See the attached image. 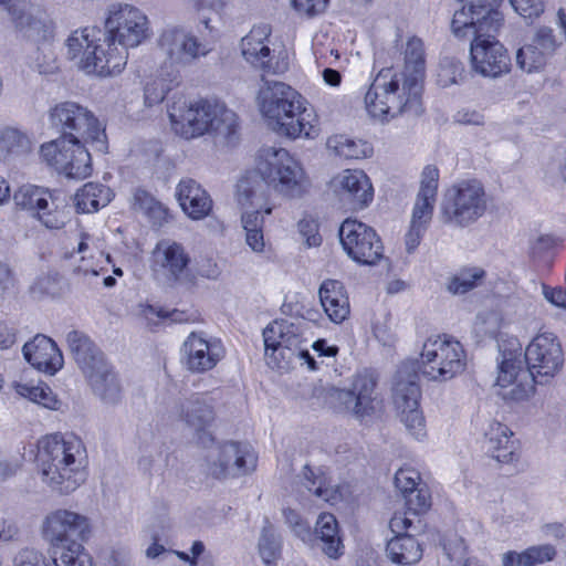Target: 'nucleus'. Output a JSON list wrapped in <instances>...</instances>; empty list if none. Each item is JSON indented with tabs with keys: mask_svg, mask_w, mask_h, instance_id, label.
<instances>
[{
	"mask_svg": "<svg viewBox=\"0 0 566 566\" xmlns=\"http://www.w3.org/2000/svg\"><path fill=\"white\" fill-rule=\"evenodd\" d=\"M548 57L547 54L532 42L518 49L515 56L517 66L527 73L541 70L546 64Z\"/></svg>",
	"mask_w": 566,
	"mask_h": 566,
	"instance_id": "nucleus-48",
	"label": "nucleus"
},
{
	"mask_svg": "<svg viewBox=\"0 0 566 566\" xmlns=\"http://www.w3.org/2000/svg\"><path fill=\"white\" fill-rule=\"evenodd\" d=\"M286 199L301 198L310 182L302 164L285 148L262 147L255 155L254 168L237 184V199L241 206H256L263 187Z\"/></svg>",
	"mask_w": 566,
	"mask_h": 566,
	"instance_id": "nucleus-2",
	"label": "nucleus"
},
{
	"mask_svg": "<svg viewBox=\"0 0 566 566\" xmlns=\"http://www.w3.org/2000/svg\"><path fill=\"white\" fill-rule=\"evenodd\" d=\"M386 555L396 565L411 566L421 560L423 548L413 536L400 535L388 541Z\"/></svg>",
	"mask_w": 566,
	"mask_h": 566,
	"instance_id": "nucleus-34",
	"label": "nucleus"
},
{
	"mask_svg": "<svg viewBox=\"0 0 566 566\" xmlns=\"http://www.w3.org/2000/svg\"><path fill=\"white\" fill-rule=\"evenodd\" d=\"M467 355L462 344L449 335L428 337L420 354V371L433 381H448L464 371Z\"/></svg>",
	"mask_w": 566,
	"mask_h": 566,
	"instance_id": "nucleus-9",
	"label": "nucleus"
},
{
	"mask_svg": "<svg viewBox=\"0 0 566 566\" xmlns=\"http://www.w3.org/2000/svg\"><path fill=\"white\" fill-rule=\"evenodd\" d=\"M304 485L316 497L324 502L335 504L340 499L337 486H333L327 476L321 471L315 472L308 465L303 469Z\"/></svg>",
	"mask_w": 566,
	"mask_h": 566,
	"instance_id": "nucleus-41",
	"label": "nucleus"
},
{
	"mask_svg": "<svg viewBox=\"0 0 566 566\" xmlns=\"http://www.w3.org/2000/svg\"><path fill=\"white\" fill-rule=\"evenodd\" d=\"M488 452L501 463H513L520 459V441L514 438L512 430L493 421L485 432Z\"/></svg>",
	"mask_w": 566,
	"mask_h": 566,
	"instance_id": "nucleus-28",
	"label": "nucleus"
},
{
	"mask_svg": "<svg viewBox=\"0 0 566 566\" xmlns=\"http://www.w3.org/2000/svg\"><path fill=\"white\" fill-rule=\"evenodd\" d=\"M83 139L57 138L40 148L42 159L72 179L87 178L92 172V159Z\"/></svg>",
	"mask_w": 566,
	"mask_h": 566,
	"instance_id": "nucleus-15",
	"label": "nucleus"
},
{
	"mask_svg": "<svg viewBox=\"0 0 566 566\" xmlns=\"http://www.w3.org/2000/svg\"><path fill=\"white\" fill-rule=\"evenodd\" d=\"M157 46L164 59V66L172 72L193 64L210 52V48L192 31L181 27L164 30L157 40Z\"/></svg>",
	"mask_w": 566,
	"mask_h": 566,
	"instance_id": "nucleus-14",
	"label": "nucleus"
},
{
	"mask_svg": "<svg viewBox=\"0 0 566 566\" xmlns=\"http://www.w3.org/2000/svg\"><path fill=\"white\" fill-rule=\"evenodd\" d=\"M86 539H77L51 548L57 566H95L92 555L84 546Z\"/></svg>",
	"mask_w": 566,
	"mask_h": 566,
	"instance_id": "nucleus-39",
	"label": "nucleus"
},
{
	"mask_svg": "<svg viewBox=\"0 0 566 566\" xmlns=\"http://www.w3.org/2000/svg\"><path fill=\"white\" fill-rule=\"evenodd\" d=\"M241 224L245 231V243L254 253H263L265 240L263 234L264 219L260 211H245L241 214Z\"/></svg>",
	"mask_w": 566,
	"mask_h": 566,
	"instance_id": "nucleus-42",
	"label": "nucleus"
},
{
	"mask_svg": "<svg viewBox=\"0 0 566 566\" xmlns=\"http://www.w3.org/2000/svg\"><path fill=\"white\" fill-rule=\"evenodd\" d=\"M436 200L416 197L412 208L410 227L405 237L406 249L412 253L421 242L433 214Z\"/></svg>",
	"mask_w": 566,
	"mask_h": 566,
	"instance_id": "nucleus-33",
	"label": "nucleus"
},
{
	"mask_svg": "<svg viewBox=\"0 0 566 566\" xmlns=\"http://www.w3.org/2000/svg\"><path fill=\"white\" fill-rule=\"evenodd\" d=\"M312 348L318 354V356L334 357L338 353L336 346L328 345L325 339H317L313 343Z\"/></svg>",
	"mask_w": 566,
	"mask_h": 566,
	"instance_id": "nucleus-64",
	"label": "nucleus"
},
{
	"mask_svg": "<svg viewBox=\"0 0 566 566\" xmlns=\"http://www.w3.org/2000/svg\"><path fill=\"white\" fill-rule=\"evenodd\" d=\"M169 87L161 80H154L148 82L144 90V103L146 106L151 107L154 105L160 104Z\"/></svg>",
	"mask_w": 566,
	"mask_h": 566,
	"instance_id": "nucleus-57",
	"label": "nucleus"
},
{
	"mask_svg": "<svg viewBox=\"0 0 566 566\" xmlns=\"http://www.w3.org/2000/svg\"><path fill=\"white\" fill-rule=\"evenodd\" d=\"M73 276L77 283L87 286H95L99 283V276L106 272L105 264L98 261H88V259H73Z\"/></svg>",
	"mask_w": 566,
	"mask_h": 566,
	"instance_id": "nucleus-46",
	"label": "nucleus"
},
{
	"mask_svg": "<svg viewBox=\"0 0 566 566\" xmlns=\"http://www.w3.org/2000/svg\"><path fill=\"white\" fill-rule=\"evenodd\" d=\"M265 360L269 367L287 370L302 345L300 328L287 321H274L263 331Z\"/></svg>",
	"mask_w": 566,
	"mask_h": 566,
	"instance_id": "nucleus-17",
	"label": "nucleus"
},
{
	"mask_svg": "<svg viewBox=\"0 0 566 566\" xmlns=\"http://www.w3.org/2000/svg\"><path fill=\"white\" fill-rule=\"evenodd\" d=\"M132 205L135 210L143 212L155 223H160L166 219L167 209L146 190L137 189L134 192Z\"/></svg>",
	"mask_w": 566,
	"mask_h": 566,
	"instance_id": "nucleus-45",
	"label": "nucleus"
},
{
	"mask_svg": "<svg viewBox=\"0 0 566 566\" xmlns=\"http://www.w3.org/2000/svg\"><path fill=\"white\" fill-rule=\"evenodd\" d=\"M326 148L335 156L345 159H361L373 155V147L369 143L343 134L329 136L326 140Z\"/></svg>",
	"mask_w": 566,
	"mask_h": 566,
	"instance_id": "nucleus-38",
	"label": "nucleus"
},
{
	"mask_svg": "<svg viewBox=\"0 0 566 566\" xmlns=\"http://www.w3.org/2000/svg\"><path fill=\"white\" fill-rule=\"evenodd\" d=\"M64 56L77 71L88 76H115L127 64L124 48L109 45L103 30L86 25L72 30L65 38Z\"/></svg>",
	"mask_w": 566,
	"mask_h": 566,
	"instance_id": "nucleus-5",
	"label": "nucleus"
},
{
	"mask_svg": "<svg viewBox=\"0 0 566 566\" xmlns=\"http://www.w3.org/2000/svg\"><path fill=\"white\" fill-rule=\"evenodd\" d=\"M32 149L29 136L13 126H0V161L22 157Z\"/></svg>",
	"mask_w": 566,
	"mask_h": 566,
	"instance_id": "nucleus-36",
	"label": "nucleus"
},
{
	"mask_svg": "<svg viewBox=\"0 0 566 566\" xmlns=\"http://www.w3.org/2000/svg\"><path fill=\"white\" fill-rule=\"evenodd\" d=\"M50 120L61 133L60 138L83 139L96 150L106 151L105 129L87 107L73 102L57 104L50 112Z\"/></svg>",
	"mask_w": 566,
	"mask_h": 566,
	"instance_id": "nucleus-11",
	"label": "nucleus"
},
{
	"mask_svg": "<svg viewBox=\"0 0 566 566\" xmlns=\"http://www.w3.org/2000/svg\"><path fill=\"white\" fill-rule=\"evenodd\" d=\"M395 485L400 491L402 496H406L408 492L418 489L421 483L420 473L411 468L399 469L395 474Z\"/></svg>",
	"mask_w": 566,
	"mask_h": 566,
	"instance_id": "nucleus-55",
	"label": "nucleus"
},
{
	"mask_svg": "<svg viewBox=\"0 0 566 566\" xmlns=\"http://www.w3.org/2000/svg\"><path fill=\"white\" fill-rule=\"evenodd\" d=\"M443 549L450 560L461 559L467 551L462 538L453 536L443 543Z\"/></svg>",
	"mask_w": 566,
	"mask_h": 566,
	"instance_id": "nucleus-62",
	"label": "nucleus"
},
{
	"mask_svg": "<svg viewBox=\"0 0 566 566\" xmlns=\"http://www.w3.org/2000/svg\"><path fill=\"white\" fill-rule=\"evenodd\" d=\"M328 0H291L294 10L304 17H315L323 13L327 7Z\"/></svg>",
	"mask_w": 566,
	"mask_h": 566,
	"instance_id": "nucleus-58",
	"label": "nucleus"
},
{
	"mask_svg": "<svg viewBox=\"0 0 566 566\" xmlns=\"http://www.w3.org/2000/svg\"><path fill=\"white\" fill-rule=\"evenodd\" d=\"M256 455L248 444L226 442L213 444L205 459L206 473L216 479L237 478L252 472Z\"/></svg>",
	"mask_w": 566,
	"mask_h": 566,
	"instance_id": "nucleus-16",
	"label": "nucleus"
},
{
	"mask_svg": "<svg viewBox=\"0 0 566 566\" xmlns=\"http://www.w3.org/2000/svg\"><path fill=\"white\" fill-rule=\"evenodd\" d=\"M112 190L98 182L85 184L74 196V203L78 212L91 213L109 203Z\"/></svg>",
	"mask_w": 566,
	"mask_h": 566,
	"instance_id": "nucleus-37",
	"label": "nucleus"
},
{
	"mask_svg": "<svg viewBox=\"0 0 566 566\" xmlns=\"http://www.w3.org/2000/svg\"><path fill=\"white\" fill-rule=\"evenodd\" d=\"M489 199L478 180H462L451 186L441 202L442 222L465 228L476 222L488 210Z\"/></svg>",
	"mask_w": 566,
	"mask_h": 566,
	"instance_id": "nucleus-10",
	"label": "nucleus"
},
{
	"mask_svg": "<svg viewBox=\"0 0 566 566\" xmlns=\"http://www.w3.org/2000/svg\"><path fill=\"white\" fill-rule=\"evenodd\" d=\"M14 389L21 397L28 398L29 400L39 403L48 409H59L60 401L53 394L51 388L45 384H29V382H15Z\"/></svg>",
	"mask_w": 566,
	"mask_h": 566,
	"instance_id": "nucleus-44",
	"label": "nucleus"
},
{
	"mask_svg": "<svg viewBox=\"0 0 566 566\" xmlns=\"http://www.w3.org/2000/svg\"><path fill=\"white\" fill-rule=\"evenodd\" d=\"M66 343L94 396L105 406L118 405L123 399V387L103 352L80 331L69 332Z\"/></svg>",
	"mask_w": 566,
	"mask_h": 566,
	"instance_id": "nucleus-7",
	"label": "nucleus"
},
{
	"mask_svg": "<svg viewBox=\"0 0 566 566\" xmlns=\"http://www.w3.org/2000/svg\"><path fill=\"white\" fill-rule=\"evenodd\" d=\"M190 255L186 248L174 240H160L151 253V269L167 283L180 282L188 272Z\"/></svg>",
	"mask_w": 566,
	"mask_h": 566,
	"instance_id": "nucleus-23",
	"label": "nucleus"
},
{
	"mask_svg": "<svg viewBox=\"0 0 566 566\" xmlns=\"http://www.w3.org/2000/svg\"><path fill=\"white\" fill-rule=\"evenodd\" d=\"M504 324L503 316L497 310H483L474 321V332L481 337H495Z\"/></svg>",
	"mask_w": 566,
	"mask_h": 566,
	"instance_id": "nucleus-49",
	"label": "nucleus"
},
{
	"mask_svg": "<svg viewBox=\"0 0 566 566\" xmlns=\"http://www.w3.org/2000/svg\"><path fill=\"white\" fill-rule=\"evenodd\" d=\"M438 181V168L431 165L426 166L421 172L420 189L417 197L437 200Z\"/></svg>",
	"mask_w": 566,
	"mask_h": 566,
	"instance_id": "nucleus-54",
	"label": "nucleus"
},
{
	"mask_svg": "<svg viewBox=\"0 0 566 566\" xmlns=\"http://www.w3.org/2000/svg\"><path fill=\"white\" fill-rule=\"evenodd\" d=\"M315 535L322 544L326 556L337 559L344 553L336 517L331 513H322L315 524Z\"/></svg>",
	"mask_w": 566,
	"mask_h": 566,
	"instance_id": "nucleus-35",
	"label": "nucleus"
},
{
	"mask_svg": "<svg viewBox=\"0 0 566 566\" xmlns=\"http://www.w3.org/2000/svg\"><path fill=\"white\" fill-rule=\"evenodd\" d=\"M86 450L74 434L53 433L38 442L36 470L51 492L69 495L87 478Z\"/></svg>",
	"mask_w": 566,
	"mask_h": 566,
	"instance_id": "nucleus-3",
	"label": "nucleus"
},
{
	"mask_svg": "<svg viewBox=\"0 0 566 566\" xmlns=\"http://www.w3.org/2000/svg\"><path fill=\"white\" fill-rule=\"evenodd\" d=\"M148 32V18L137 7L128 3H112L105 14L103 33L108 44L124 48L138 46Z\"/></svg>",
	"mask_w": 566,
	"mask_h": 566,
	"instance_id": "nucleus-12",
	"label": "nucleus"
},
{
	"mask_svg": "<svg viewBox=\"0 0 566 566\" xmlns=\"http://www.w3.org/2000/svg\"><path fill=\"white\" fill-rule=\"evenodd\" d=\"M104 250L105 243L103 239L90 233H81L72 258L88 259L90 262L98 261L101 264H106L111 262V256L109 254H105Z\"/></svg>",
	"mask_w": 566,
	"mask_h": 566,
	"instance_id": "nucleus-43",
	"label": "nucleus"
},
{
	"mask_svg": "<svg viewBox=\"0 0 566 566\" xmlns=\"http://www.w3.org/2000/svg\"><path fill=\"white\" fill-rule=\"evenodd\" d=\"M556 555V551L552 545L532 546L517 553L507 552L502 556L503 566H535L552 560Z\"/></svg>",
	"mask_w": 566,
	"mask_h": 566,
	"instance_id": "nucleus-40",
	"label": "nucleus"
},
{
	"mask_svg": "<svg viewBox=\"0 0 566 566\" xmlns=\"http://www.w3.org/2000/svg\"><path fill=\"white\" fill-rule=\"evenodd\" d=\"M259 552L265 564L274 562L280 553V541L272 527H263L259 539Z\"/></svg>",
	"mask_w": 566,
	"mask_h": 566,
	"instance_id": "nucleus-52",
	"label": "nucleus"
},
{
	"mask_svg": "<svg viewBox=\"0 0 566 566\" xmlns=\"http://www.w3.org/2000/svg\"><path fill=\"white\" fill-rule=\"evenodd\" d=\"M543 295L547 302L551 304L566 308V290L560 287H548L546 285H543Z\"/></svg>",
	"mask_w": 566,
	"mask_h": 566,
	"instance_id": "nucleus-63",
	"label": "nucleus"
},
{
	"mask_svg": "<svg viewBox=\"0 0 566 566\" xmlns=\"http://www.w3.org/2000/svg\"><path fill=\"white\" fill-rule=\"evenodd\" d=\"M260 111L275 133L289 139H315L319 135L315 109L293 87L266 82L259 91Z\"/></svg>",
	"mask_w": 566,
	"mask_h": 566,
	"instance_id": "nucleus-4",
	"label": "nucleus"
},
{
	"mask_svg": "<svg viewBox=\"0 0 566 566\" xmlns=\"http://www.w3.org/2000/svg\"><path fill=\"white\" fill-rule=\"evenodd\" d=\"M412 514L408 510L406 512H396L389 521V527L396 536L407 535L406 532L413 526V518L409 515Z\"/></svg>",
	"mask_w": 566,
	"mask_h": 566,
	"instance_id": "nucleus-61",
	"label": "nucleus"
},
{
	"mask_svg": "<svg viewBox=\"0 0 566 566\" xmlns=\"http://www.w3.org/2000/svg\"><path fill=\"white\" fill-rule=\"evenodd\" d=\"M19 28L25 29V36L36 43L33 65L40 74H54L59 71V60L54 48V29L51 23L31 17L14 18Z\"/></svg>",
	"mask_w": 566,
	"mask_h": 566,
	"instance_id": "nucleus-22",
	"label": "nucleus"
},
{
	"mask_svg": "<svg viewBox=\"0 0 566 566\" xmlns=\"http://www.w3.org/2000/svg\"><path fill=\"white\" fill-rule=\"evenodd\" d=\"M463 71L464 69L460 61L444 57L441 60L437 73L438 85L441 87H448L458 83V80L462 76Z\"/></svg>",
	"mask_w": 566,
	"mask_h": 566,
	"instance_id": "nucleus-50",
	"label": "nucleus"
},
{
	"mask_svg": "<svg viewBox=\"0 0 566 566\" xmlns=\"http://www.w3.org/2000/svg\"><path fill=\"white\" fill-rule=\"evenodd\" d=\"M421 396L418 375L412 365H402L396 373L392 399L400 421L416 440L427 436L426 421L419 409Z\"/></svg>",
	"mask_w": 566,
	"mask_h": 566,
	"instance_id": "nucleus-13",
	"label": "nucleus"
},
{
	"mask_svg": "<svg viewBox=\"0 0 566 566\" xmlns=\"http://www.w3.org/2000/svg\"><path fill=\"white\" fill-rule=\"evenodd\" d=\"M403 82L422 94L426 75V52L423 41L418 36L408 39L403 50V70L398 73Z\"/></svg>",
	"mask_w": 566,
	"mask_h": 566,
	"instance_id": "nucleus-32",
	"label": "nucleus"
},
{
	"mask_svg": "<svg viewBox=\"0 0 566 566\" xmlns=\"http://www.w3.org/2000/svg\"><path fill=\"white\" fill-rule=\"evenodd\" d=\"M365 107L368 114L380 122L407 113L419 115L421 93L403 82V77L391 69H382L374 78L365 95Z\"/></svg>",
	"mask_w": 566,
	"mask_h": 566,
	"instance_id": "nucleus-8",
	"label": "nucleus"
},
{
	"mask_svg": "<svg viewBox=\"0 0 566 566\" xmlns=\"http://www.w3.org/2000/svg\"><path fill=\"white\" fill-rule=\"evenodd\" d=\"M271 28L268 24L254 25L250 32L241 39L240 50L244 61L256 70L265 73L281 74L287 71L289 61L275 55L270 48Z\"/></svg>",
	"mask_w": 566,
	"mask_h": 566,
	"instance_id": "nucleus-19",
	"label": "nucleus"
},
{
	"mask_svg": "<svg viewBox=\"0 0 566 566\" xmlns=\"http://www.w3.org/2000/svg\"><path fill=\"white\" fill-rule=\"evenodd\" d=\"M25 360L35 369L46 375H55L64 364L57 345L44 335H36L22 348Z\"/></svg>",
	"mask_w": 566,
	"mask_h": 566,
	"instance_id": "nucleus-27",
	"label": "nucleus"
},
{
	"mask_svg": "<svg viewBox=\"0 0 566 566\" xmlns=\"http://www.w3.org/2000/svg\"><path fill=\"white\" fill-rule=\"evenodd\" d=\"M167 112L171 129L185 139L197 138L206 133L230 136L238 124L235 113L216 101L192 102L184 96H177Z\"/></svg>",
	"mask_w": 566,
	"mask_h": 566,
	"instance_id": "nucleus-6",
	"label": "nucleus"
},
{
	"mask_svg": "<svg viewBox=\"0 0 566 566\" xmlns=\"http://www.w3.org/2000/svg\"><path fill=\"white\" fill-rule=\"evenodd\" d=\"M285 522L292 528L294 534L305 541L311 536V530L308 524L300 516L297 512L292 509L283 510Z\"/></svg>",
	"mask_w": 566,
	"mask_h": 566,
	"instance_id": "nucleus-59",
	"label": "nucleus"
},
{
	"mask_svg": "<svg viewBox=\"0 0 566 566\" xmlns=\"http://www.w3.org/2000/svg\"><path fill=\"white\" fill-rule=\"evenodd\" d=\"M182 350L187 369L198 374L213 369L226 354L219 339L195 332L184 342Z\"/></svg>",
	"mask_w": 566,
	"mask_h": 566,
	"instance_id": "nucleus-24",
	"label": "nucleus"
},
{
	"mask_svg": "<svg viewBox=\"0 0 566 566\" xmlns=\"http://www.w3.org/2000/svg\"><path fill=\"white\" fill-rule=\"evenodd\" d=\"M180 417L195 431L203 446L207 442H213V438L208 431V427L213 420V410L206 398L196 396L186 400L181 405Z\"/></svg>",
	"mask_w": 566,
	"mask_h": 566,
	"instance_id": "nucleus-31",
	"label": "nucleus"
},
{
	"mask_svg": "<svg viewBox=\"0 0 566 566\" xmlns=\"http://www.w3.org/2000/svg\"><path fill=\"white\" fill-rule=\"evenodd\" d=\"M321 305L335 324H340L348 318L350 305L344 284L338 280H324L318 289Z\"/></svg>",
	"mask_w": 566,
	"mask_h": 566,
	"instance_id": "nucleus-30",
	"label": "nucleus"
},
{
	"mask_svg": "<svg viewBox=\"0 0 566 566\" xmlns=\"http://www.w3.org/2000/svg\"><path fill=\"white\" fill-rule=\"evenodd\" d=\"M375 388L376 381L371 376L358 375L350 389L333 388L329 396L342 410L364 417L375 409Z\"/></svg>",
	"mask_w": 566,
	"mask_h": 566,
	"instance_id": "nucleus-25",
	"label": "nucleus"
},
{
	"mask_svg": "<svg viewBox=\"0 0 566 566\" xmlns=\"http://www.w3.org/2000/svg\"><path fill=\"white\" fill-rule=\"evenodd\" d=\"M91 522L87 516L67 509H56L45 515L41 534L50 549L77 539H87Z\"/></svg>",
	"mask_w": 566,
	"mask_h": 566,
	"instance_id": "nucleus-20",
	"label": "nucleus"
},
{
	"mask_svg": "<svg viewBox=\"0 0 566 566\" xmlns=\"http://www.w3.org/2000/svg\"><path fill=\"white\" fill-rule=\"evenodd\" d=\"M14 566H57L54 557L34 548H22L14 557Z\"/></svg>",
	"mask_w": 566,
	"mask_h": 566,
	"instance_id": "nucleus-53",
	"label": "nucleus"
},
{
	"mask_svg": "<svg viewBox=\"0 0 566 566\" xmlns=\"http://www.w3.org/2000/svg\"><path fill=\"white\" fill-rule=\"evenodd\" d=\"M339 241L355 262L374 265L382 258V243L376 231L358 220L346 219L339 228Z\"/></svg>",
	"mask_w": 566,
	"mask_h": 566,
	"instance_id": "nucleus-18",
	"label": "nucleus"
},
{
	"mask_svg": "<svg viewBox=\"0 0 566 566\" xmlns=\"http://www.w3.org/2000/svg\"><path fill=\"white\" fill-rule=\"evenodd\" d=\"M532 43L536 44L548 56L553 55L558 46V41L551 28H538L532 39Z\"/></svg>",
	"mask_w": 566,
	"mask_h": 566,
	"instance_id": "nucleus-56",
	"label": "nucleus"
},
{
	"mask_svg": "<svg viewBox=\"0 0 566 566\" xmlns=\"http://www.w3.org/2000/svg\"><path fill=\"white\" fill-rule=\"evenodd\" d=\"M338 197L353 209H364L374 199V188L369 177L358 169H345L333 179Z\"/></svg>",
	"mask_w": 566,
	"mask_h": 566,
	"instance_id": "nucleus-26",
	"label": "nucleus"
},
{
	"mask_svg": "<svg viewBox=\"0 0 566 566\" xmlns=\"http://www.w3.org/2000/svg\"><path fill=\"white\" fill-rule=\"evenodd\" d=\"M403 499L406 509L415 516L426 513L431 506V495L426 484L408 492Z\"/></svg>",
	"mask_w": 566,
	"mask_h": 566,
	"instance_id": "nucleus-51",
	"label": "nucleus"
},
{
	"mask_svg": "<svg viewBox=\"0 0 566 566\" xmlns=\"http://www.w3.org/2000/svg\"><path fill=\"white\" fill-rule=\"evenodd\" d=\"M176 197L182 211L193 220L206 218L212 210V200L200 184L185 178L176 187Z\"/></svg>",
	"mask_w": 566,
	"mask_h": 566,
	"instance_id": "nucleus-29",
	"label": "nucleus"
},
{
	"mask_svg": "<svg viewBox=\"0 0 566 566\" xmlns=\"http://www.w3.org/2000/svg\"><path fill=\"white\" fill-rule=\"evenodd\" d=\"M485 272L480 268L464 269L457 273L448 283V291L462 295L481 284Z\"/></svg>",
	"mask_w": 566,
	"mask_h": 566,
	"instance_id": "nucleus-47",
	"label": "nucleus"
},
{
	"mask_svg": "<svg viewBox=\"0 0 566 566\" xmlns=\"http://www.w3.org/2000/svg\"><path fill=\"white\" fill-rule=\"evenodd\" d=\"M17 206L31 211L48 229H61L65 226L69 213L61 207L48 189L24 185L13 196Z\"/></svg>",
	"mask_w": 566,
	"mask_h": 566,
	"instance_id": "nucleus-21",
	"label": "nucleus"
},
{
	"mask_svg": "<svg viewBox=\"0 0 566 566\" xmlns=\"http://www.w3.org/2000/svg\"><path fill=\"white\" fill-rule=\"evenodd\" d=\"M499 373L496 384L512 386L510 396L514 400L530 398L535 384H546L555 377L564 365V352L558 337L551 332L537 334L523 352L516 337H507L499 343Z\"/></svg>",
	"mask_w": 566,
	"mask_h": 566,
	"instance_id": "nucleus-1",
	"label": "nucleus"
},
{
	"mask_svg": "<svg viewBox=\"0 0 566 566\" xmlns=\"http://www.w3.org/2000/svg\"><path fill=\"white\" fill-rule=\"evenodd\" d=\"M510 3L524 19L537 18L544 11V0H523L521 6L517 2Z\"/></svg>",
	"mask_w": 566,
	"mask_h": 566,
	"instance_id": "nucleus-60",
	"label": "nucleus"
}]
</instances>
